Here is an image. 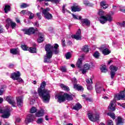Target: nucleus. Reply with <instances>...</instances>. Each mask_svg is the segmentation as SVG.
Segmentation results:
<instances>
[{"label":"nucleus","mask_w":125,"mask_h":125,"mask_svg":"<svg viewBox=\"0 0 125 125\" xmlns=\"http://www.w3.org/2000/svg\"><path fill=\"white\" fill-rule=\"evenodd\" d=\"M98 14L100 16L99 21L101 24H105L107 21H108V22H112L113 21V18H112L111 15H106V16H104V12L102 10H100L98 12Z\"/></svg>","instance_id":"nucleus-3"},{"label":"nucleus","mask_w":125,"mask_h":125,"mask_svg":"<svg viewBox=\"0 0 125 125\" xmlns=\"http://www.w3.org/2000/svg\"><path fill=\"white\" fill-rule=\"evenodd\" d=\"M83 60H84V56H83V55H82V56H81V58L78 59L76 63L77 68H79V69L82 68V65H83Z\"/></svg>","instance_id":"nucleus-13"},{"label":"nucleus","mask_w":125,"mask_h":125,"mask_svg":"<svg viewBox=\"0 0 125 125\" xmlns=\"http://www.w3.org/2000/svg\"><path fill=\"white\" fill-rule=\"evenodd\" d=\"M3 27H2V25H0V34H2L3 33Z\"/></svg>","instance_id":"nucleus-57"},{"label":"nucleus","mask_w":125,"mask_h":125,"mask_svg":"<svg viewBox=\"0 0 125 125\" xmlns=\"http://www.w3.org/2000/svg\"><path fill=\"white\" fill-rule=\"evenodd\" d=\"M45 86H46V82L43 81L40 87L38 88L37 91L42 101L44 103H48L50 101V90L45 89Z\"/></svg>","instance_id":"nucleus-1"},{"label":"nucleus","mask_w":125,"mask_h":125,"mask_svg":"<svg viewBox=\"0 0 125 125\" xmlns=\"http://www.w3.org/2000/svg\"><path fill=\"white\" fill-rule=\"evenodd\" d=\"M33 96L34 98H39V96H40V95H39L38 92H34L33 94Z\"/></svg>","instance_id":"nucleus-52"},{"label":"nucleus","mask_w":125,"mask_h":125,"mask_svg":"<svg viewBox=\"0 0 125 125\" xmlns=\"http://www.w3.org/2000/svg\"><path fill=\"white\" fill-rule=\"evenodd\" d=\"M43 115H44V112L42 110L38 111V112L35 114V116L37 118H40V117H42Z\"/></svg>","instance_id":"nucleus-27"},{"label":"nucleus","mask_w":125,"mask_h":125,"mask_svg":"<svg viewBox=\"0 0 125 125\" xmlns=\"http://www.w3.org/2000/svg\"><path fill=\"white\" fill-rule=\"evenodd\" d=\"M82 50L83 52H85V53L89 52V48H88V45H84L82 49Z\"/></svg>","instance_id":"nucleus-30"},{"label":"nucleus","mask_w":125,"mask_h":125,"mask_svg":"<svg viewBox=\"0 0 125 125\" xmlns=\"http://www.w3.org/2000/svg\"><path fill=\"white\" fill-rule=\"evenodd\" d=\"M34 119L35 117H34V115L29 114L27 116L26 121L27 123L29 124V123H32V122H34Z\"/></svg>","instance_id":"nucleus-22"},{"label":"nucleus","mask_w":125,"mask_h":125,"mask_svg":"<svg viewBox=\"0 0 125 125\" xmlns=\"http://www.w3.org/2000/svg\"><path fill=\"white\" fill-rule=\"evenodd\" d=\"M58 47H59V45H58L57 43H55L53 48H52V55L53 54L56 55L59 53V50L58 49Z\"/></svg>","instance_id":"nucleus-18"},{"label":"nucleus","mask_w":125,"mask_h":125,"mask_svg":"<svg viewBox=\"0 0 125 125\" xmlns=\"http://www.w3.org/2000/svg\"><path fill=\"white\" fill-rule=\"evenodd\" d=\"M88 118L91 122H97V121L99 120V115H96L95 117H93V115L91 113L88 114Z\"/></svg>","instance_id":"nucleus-12"},{"label":"nucleus","mask_w":125,"mask_h":125,"mask_svg":"<svg viewBox=\"0 0 125 125\" xmlns=\"http://www.w3.org/2000/svg\"><path fill=\"white\" fill-rule=\"evenodd\" d=\"M36 15L38 18V19H39V20H41V19H42V16L41 15V14L40 13H37L36 14Z\"/></svg>","instance_id":"nucleus-58"},{"label":"nucleus","mask_w":125,"mask_h":125,"mask_svg":"<svg viewBox=\"0 0 125 125\" xmlns=\"http://www.w3.org/2000/svg\"><path fill=\"white\" fill-rule=\"evenodd\" d=\"M82 97H84V98L85 99L86 101H90V99L86 97V96L85 95H82Z\"/></svg>","instance_id":"nucleus-56"},{"label":"nucleus","mask_w":125,"mask_h":125,"mask_svg":"<svg viewBox=\"0 0 125 125\" xmlns=\"http://www.w3.org/2000/svg\"><path fill=\"white\" fill-rule=\"evenodd\" d=\"M52 48H53V46L51 45L50 44H46L45 46L46 54L50 53L52 54V50H51Z\"/></svg>","instance_id":"nucleus-16"},{"label":"nucleus","mask_w":125,"mask_h":125,"mask_svg":"<svg viewBox=\"0 0 125 125\" xmlns=\"http://www.w3.org/2000/svg\"><path fill=\"white\" fill-rule=\"evenodd\" d=\"M5 100L9 103L10 105L12 106V107H15V104L16 103H15V100H14V98L12 97L11 96H6L5 98H4Z\"/></svg>","instance_id":"nucleus-7"},{"label":"nucleus","mask_w":125,"mask_h":125,"mask_svg":"<svg viewBox=\"0 0 125 125\" xmlns=\"http://www.w3.org/2000/svg\"><path fill=\"white\" fill-rule=\"evenodd\" d=\"M41 9L42 11V14L44 15V17L45 19L47 20H51L53 18L52 14H50L49 11H50V9L49 7H46L45 9L41 7Z\"/></svg>","instance_id":"nucleus-4"},{"label":"nucleus","mask_w":125,"mask_h":125,"mask_svg":"<svg viewBox=\"0 0 125 125\" xmlns=\"http://www.w3.org/2000/svg\"><path fill=\"white\" fill-rule=\"evenodd\" d=\"M107 115V116L110 117V118H111L113 120H115V119H116V115L114 113L109 112L108 113Z\"/></svg>","instance_id":"nucleus-34"},{"label":"nucleus","mask_w":125,"mask_h":125,"mask_svg":"<svg viewBox=\"0 0 125 125\" xmlns=\"http://www.w3.org/2000/svg\"><path fill=\"white\" fill-rule=\"evenodd\" d=\"M10 52L13 55H20V50L18 48L10 49Z\"/></svg>","instance_id":"nucleus-20"},{"label":"nucleus","mask_w":125,"mask_h":125,"mask_svg":"<svg viewBox=\"0 0 125 125\" xmlns=\"http://www.w3.org/2000/svg\"><path fill=\"white\" fill-rule=\"evenodd\" d=\"M123 119L121 116L118 117V121L116 123V125H119L120 124H123Z\"/></svg>","instance_id":"nucleus-36"},{"label":"nucleus","mask_w":125,"mask_h":125,"mask_svg":"<svg viewBox=\"0 0 125 125\" xmlns=\"http://www.w3.org/2000/svg\"><path fill=\"white\" fill-rule=\"evenodd\" d=\"M16 81H17L19 83H24V81H23V79L20 77H19L18 78V80H16Z\"/></svg>","instance_id":"nucleus-55"},{"label":"nucleus","mask_w":125,"mask_h":125,"mask_svg":"<svg viewBox=\"0 0 125 125\" xmlns=\"http://www.w3.org/2000/svg\"><path fill=\"white\" fill-rule=\"evenodd\" d=\"M82 108H83V106H82V104L78 103L75 104V105L73 107L72 109L73 110H75L76 111H79V110H81Z\"/></svg>","instance_id":"nucleus-25"},{"label":"nucleus","mask_w":125,"mask_h":125,"mask_svg":"<svg viewBox=\"0 0 125 125\" xmlns=\"http://www.w3.org/2000/svg\"><path fill=\"white\" fill-rule=\"evenodd\" d=\"M60 86L63 90H65V91H66V92L70 91V88L69 86H66V85L64 84H61Z\"/></svg>","instance_id":"nucleus-26"},{"label":"nucleus","mask_w":125,"mask_h":125,"mask_svg":"<svg viewBox=\"0 0 125 125\" xmlns=\"http://www.w3.org/2000/svg\"><path fill=\"white\" fill-rule=\"evenodd\" d=\"M105 5H106V3H105V1H102L101 2V6H102V7H103V6H105Z\"/></svg>","instance_id":"nucleus-60"},{"label":"nucleus","mask_w":125,"mask_h":125,"mask_svg":"<svg viewBox=\"0 0 125 125\" xmlns=\"http://www.w3.org/2000/svg\"><path fill=\"white\" fill-rule=\"evenodd\" d=\"M37 111V109L36 107L34 106H33L31 109H30V113L31 114H34L35 113H36Z\"/></svg>","instance_id":"nucleus-40"},{"label":"nucleus","mask_w":125,"mask_h":125,"mask_svg":"<svg viewBox=\"0 0 125 125\" xmlns=\"http://www.w3.org/2000/svg\"><path fill=\"white\" fill-rule=\"evenodd\" d=\"M55 99H57V102L62 103L65 102L66 100L67 101H72L74 99L72 95H69L67 93H64L63 94L61 93L57 94L55 97Z\"/></svg>","instance_id":"nucleus-2"},{"label":"nucleus","mask_w":125,"mask_h":125,"mask_svg":"<svg viewBox=\"0 0 125 125\" xmlns=\"http://www.w3.org/2000/svg\"><path fill=\"white\" fill-rule=\"evenodd\" d=\"M10 25L12 29H14V28L16 27V23L14 22L13 21L12 22Z\"/></svg>","instance_id":"nucleus-49"},{"label":"nucleus","mask_w":125,"mask_h":125,"mask_svg":"<svg viewBox=\"0 0 125 125\" xmlns=\"http://www.w3.org/2000/svg\"><path fill=\"white\" fill-rule=\"evenodd\" d=\"M89 68H90V65L88 64V63H86L84 65V69L85 70H89Z\"/></svg>","instance_id":"nucleus-45"},{"label":"nucleus","mask_w":125,"mask_h":125,"mask_svg":"<svg viewBox=\"0 0 125 125\" xmlns=\"http://www.w3.org/2000/svg\"><path fill=\"white\" fill-rule=\"evenodd\" d=\"M39 39L37 40L38 42L41 43L44 41V34L42 32L38 33Z\"/></svg>","instance_id":"nucleus-17"},{"label":"nucleus","mask_w":125,"mask_h":125,"mask_svg":"<svg viewBox=\"0 0 125 125\" xmlns=\"http://www.w3.org/2000/svg\"><path fill=\"white\" fill-rule=\"evenodd\" d=\"M95 89L97 93H101V91L103 90V86L99 83H96Z\"/></svg>","instance_id":"nucleus-19"},{"label":"nucleus","mask_w":125,"mask_h":125,"mask_svg":"<svg viewBox=\"0 0 125 125\" xmlns=\"http://www.w3.org/2000/svg\"><path fill=\"white\" fill-rule=\"evenodd\" d=\"M22 31L24 32V35H28V36H31V35L35 34V28L33 27H30L28 29H22Z\"/></svg>","instance_id":"nucleus-8"},{"label":"nucleus","mask_w":125,"mask_h":125,"mask_svg":"<svg viewBox=\"0 0 125 125\" xmlns=\"http://www.w3.org/2000/svg\"><path fill=\"white\" fill-rule=\"evenodd\" d=\"M61 42H62V45L63 47H65V46H66V41H65V39L63 38L62 41H61Z\"/></svg>","instance_id":"nucleus-48"},{"label":"nucleus","mask_w":125,"mask_h":125,"mask_svg":"<svg viewBox=\"0 0 125 125\" xmlns=\"http://www.w3.org/2000/svg\"><path fill=\"white\" fill-rule=\"evenodd\" d=\"M0 114H2L1 116L3 119H8L10 117V110L8 108L0 109Z\"/></svg>","instance_id":"nucleus-5"},{"label":"nucleus","mask_w":125,"mask_h":125,"mask_svg":"<svg viewBox=\"0 0 125 125\" xmlns=\"http://www.w3.org/2000/svg\"><path fill=\"white\" fill-rule=\"evenodd\" d=\"M34 14L32 13L30 14L29 17V19H33V18H34Z\"/></svg>","instance_id":"nucleus-63"},{"label":"nucleus","mask_w":125,"mask_h":125,"mask_svg":"<svg viewBox=\"0 0 125 125\" xmlns=\"http://www.w3.org/2000/svg\"><path fill=\"white\" fill-rule=\"evenodd\" d=\"M51 2L57 4V3H59V2H60V0H52Z\"/></svg>","instance_id":"nucleus-54"},{"label":"nucleus","mask_w":125,"mask_h":125,"mask_svg":"<svg viewBox=\"0 0 125 125\" xmlns=\"http://www.w3.org/2000/svg\"><path fill=\"white\" fill-rule=\"evenodd\" d=\"M86 86H87V89H88V90H90L91 91L92 90V85H91V84H86Z\"/></svg>","instance_id":"nucleus-46"},{"label":"nucleus","mask_w":125,"mask_h":125,"mask_svg":"<svg viewBox=\"0 0 125 125\" xmlns=\"http://www.w3.org/2000/svg\"><path fill=\"white\" fill-rule=\"evenodd\" d=\"M116 75V72L113 71H110V78L111 80L114 79V77H115V75Z\"/></svg>","instance_id":"nucleus-44"},{"label":"nucleus","mask_w":125,"mask_h":125,"mask_svg":"<svg viewBox=\"0 0 125 125\" xmlns=\"http://www.w3.org/2000/svg\"><path fill=\"white\" fill-rule=\"evenodd\" d=\"M36 123L38 125H41V124H42V123H43V118H38L37 121H36Z\"/></svg>","instance_id":"nucleus-38"},{"label":"nucleus","mask_w":125,"mask_h":125,"mask_svg":"<svg viewBox=\"0 0 125 125\" xmlns=\"http://www.w3.org/2000/svg\"><path fill=\"white\" fill-rule=\"evenodd\" d=\"M116 100H125V89L124 90L120 91L118 94L114 95Z\"/></svg>","instance_id":"nucleus-6"},{"label":"nucleus","mask_w":125,"mask_h":125,"mask_svg":"<svg viewBox=\"0 0 125 125\" xmlns=\"http://www.w3.org/2000/svg\"><path fill=\"white\" fill-rule=\"evenodd\" d=\"M79 20H81L82 26H83V25H85L87 27H89L90 26V21L88 20V19H82V16H79Z\"/></svg>","instance_id":"nucleus-9"},{"label":"nucleus","mask_w":125,"mask_h":125,"mask_svg":"<svg viewBox=\"0 0 125 125\" xmlns=\"http://www.w3.org/2000/svg\"><path fill=\"white\" fill-rule=\"evenodd\" d=\"M81 34L82 31H81V29H79L77 31L76 35H72L71 38H72V39H75L77 41L81 40H82V36H81Z\"/></svg>","instance_id":"nucleus-10"},{"label":"nucleus","mask_w":125,"mask_h":125,"mask_svg":"<svg viewBox=\"0 0 125 125\" xmlns=\"http://www.w3.org/2000/svg\"><path fill=\"white\" fill-rule=\"evenodd\" d=\"M11 10V6L9 5H5L4 8V11L5 13H8L9 11Z\"/></svg>","instance_id":"nucleus-28"},{"label":"nucleus","mask_w":125,"mask_h":125,"mask_svg":"<svg viewBox=\"0 0 125 125\" xmlns=\"http://www.w3.org/2000/svg\"><path fill=\"white\" fill-rule=\"evenodd\" d=\"M71 8L73 12H79L82 10V8L79 7V6H72Z\"/></svg>","instance_id":"nucleus-24"},{"label":"nucleus","mask_w":125,"mask_h":125,"mask_svg":"<svg viewBox=\"0 0 125 125\" xmlns=\"http://www.w3.org/2000/svg\"><path fill=\"white\" fill-rule=\"evenodd\" d=\"M116 103L115 100L111 101L110 102V104L108 106V108L109 109V111H116V108L114 107V104Z\"/></svg>","instance_id":"nucleus-23"},{"label":"nucleus","mask_w":125,"mask_h":125,"mask_svg":"<svg viewBox=\"0 0 125 125\" xmlns=\"http://www.w3.org/2000/svg\"><path fill=\"white\" fill-rule=\"evenodd\" d=\"M100 70H101L102 73H107V72H108V69H107L106 65H103L100 68Z\"/></svg>","instance_id":"nucleus-31"},{"label":"nucleus","mask_w":125,"mask_h":125,"mask_svg":"<svg viewBox=\"0 0 125 125\" xmlns=\"http://www.w3.org/2000/svg\"><path fill=\"white\" fill-rule=\"evenodd\" d=\"M117 25L120 27H125V21H124L123 22H118Z\"/></svg>","instance_id":"nucleus-47"},{"label":"nucleus","mask_w":125,"mask_h":125,"mask_svg":"<svg viewBox=\"0 0 125 125\" xmlns=\"http://www.w3.org/2000/svg\"><path fill=\"white\" fill-rule=\"evenodd\" d=\"M107 125H113V121L112 120H109L107 122Z\"/></svg>","instance_id":"nucleus-61"},{"label":"nucleus","mask_w":125,"mask_h":125,"mask_svg":"<svg viewBox=\"0 0 125 125\" xmlns=\"http://www.w3.org/2000/svg\"><path fill=\"white\" fill-rule=\"evenodd\" d=\"M73 87L74 89L78 90V91H83V90H84L83 87V86H81L79 84H75Z\"/></svg>","instance_id":"nucleus-21"},{"label":"nucleus","mask_w":125,"mask_h":125,"mask_svg":"<svg viewBox=\"0 0 125 125\" xmlns=\"http://www.w3.org/2000/svg\"><path fill=\"white\" fill-rule=\"evenodd\" d=\"M16 100L18 107L19 108L23 107V98L21 96L17 97Z\"/></svg>","instance_id":"nucleus-15"},{"label":"nucleus","mask_w":125,"mask_h":125,"mask_svg":"<svg viewBox=\"0 0 125 125\" xmlns=\"http://www.w3.org/2000/svg\"><path fill=\"white\" fill-rule=\"evenodd\" d=\"M21 76V73H20V72L17 71L16 72H14L11 74L10 78L11 79H12L13 81H16V80H18V78L19 77Z\"/></svg>","instance_id":"nucleus-14"},{"label":"nucleus","mask_w":125,"mask_h":125,"mask_svg":"<svg viewBox=\"0 0 125 125\" xmlns=\"http://www.w3.org/2000/svg\"><path fill=\"white\" fill-rule=\"evenodd\" d=\"M86 83L87 84H92L93 83V82H92V78H90V80L86 79Z\"/></svg>","instance_id":"nucleus-42"},{"label":"nucleus","mask_w":125,"mask_h":125,"mask_svg":"<svg viewBox=\"0 0 125 125\" xmlns=\"http://www.w3.org/2000/svg\"><path fill=\"white\" fill-rule=\"evenodd\" d=\"M26 7H28V5L25 3H23L21 5V8H26Z\"/></svg>","instance_id":"nucleus-53"},{"label":"nucleus","mask_w":125,"mask_h":125,"mask_svg":"<svg viewBox=\"0 0 125 125\" xmlns=\"http://www.w3.org/2000/svg\"><path fill=\"white\" fill-rule=\"evenodd\" d=\"M60 70L62 72V73H66L67 72V68L65 66H61L60 67Z\"/></svg>","instance_id":"nucleus-43"},{"label":"nucleus","mask_w":125,"mask_h":125,"mask_svg":"<svg viewBox=\"0 0 125 125\" xmlns=\"http://www.w3.org/2000/svg\"><path fill=\"white\" fill-rule=\"evenodd\" d=\"M12 22V21H11V19H7V20H6V24H8L9 25H10L11 24V22Z\"/></svg>","instance_id":"nucleus-51"},{"label":"nucleus","mask_w":125,"mask_h":125,"mask_svg":"<svg viewBox=\"0 0 125 125\" xmlns=\"http://www.w3.org/2000/svg\"><path fill=\"white\" fill-rule=\"evenodd\" d=\"M102 53L104 56L108 55L111 53V51L109 50V49L106 48L102 50Z\"/></svg>","instance_id":"nucleus-29"},{"label":"nucleus","mask_w":125,"mask_h":125,"mask_svg":"<svg viewBox=\"0 0 125 125\" xmlns=\"http://www.w3.org/2000/svg\"><path fill=\"white\" fill-rule=\"evenodd\" d=\"M6 88V86L2 85L1 86L0 90H2L3 92H4V88Z\"/></svg>","instance_id":"nucleus-59"},{"label":"nucleus","mask_w":125,"mask_h":125,"mask_svg":"<svg viewBox=\"0 0 125 125\" xmlns=\"http://www.w3.org/2000/svg\"><path fill=\"white\" fill-rule=\"evenodd\" d=\"M71 57H72V54H71V52H68L65 54L66 59H67V60L70 59V58H71Z\"/></svg>","instance_id":"nucleus-41"},{"label":"nucleus","mask_w":125,"mask_h":125,"mask_svg":"<svg viewBox=\"0 0 125 125\" xmlns=\"http://www.w3.org/2000/svg\"><path fill=\"white\" fill-rule=\"evenodd\" d=\"M83 4L86 6H93V4L89 2V1L87 0H83Z\"/></svg>","instance_id":"nucleus-32"},{"label":"nucleus","mask_w":125,"mask_h":125,"mask_svg":"<svg viewBox=\"0 0 125 125\" xmlns=\"http://www.w3.org/2000/svg\"><path fill=\"white\" fill-rule=\"evenodd\" d=\"M109 69H110V71H112L113 72H117V71H118V67L114 66L113 65H111L109 67Z\"/></svg>","instance_id":"nucleus-35"},{"label":"nucleus","mask_w":125,"mask_h":125,"mask_svg":"<svg viewBox=\"0 0 125 125\" xmlns=\"http://www.w3.org/2000/svg\"><path fill=\"white\" fill-rule=\"evenodd\" d=\"M105 48H107L106 47V45H102L100 47H99V49L100 50H104V49H105Z\"/></svg>","instance_id":"nucleus-50"},{"label":"nucleus","mask_w":125,"mask_h":125,"mask_svg":"<svg viewBox=\"0 0 125 125\" xmlns=\"http://www.w3.org/2000/svg\"><path fill=\"white\" fill-rule=\"evenodd\" d=\"M93 56L94 57H95V58H97V59H98V58H99V57L100 56V53H99V52H98V51H97L94 53Z\"/></svg>","instance_id":"nucleus-37"},{"label":"nucleus","mask_w":125,"mask_h":125,"mask_svg":"<svg viewBox=\"0 0 125 125\" xmlns=\"http://www.w3.org/2000/svg\"><path fill=\"white\" fill-rule=\"evenodd\" d=\"M28 51L30 53H37V48L36 47H30L28 49Z\"/></svg>","instance_id":"nucleus-33"},{"label":"nucleus","mask_w":125,"mask_h":125,"mask_svg":"<svg viewBox=\"0 0 125 125\" xmlns=\"http://www.w3.org/2000/svg\"><path fill=\"white\" fill-rule=\"evenodd\" d=\"M119 10L120 11H121V12L125 13V9H124L122 7H120Z\"/></svg>","instance_id":"nucleus-64"},{"label":"nucleus","mask_w":125,"mask_h":125,"mask_svg":"<svg viewBox=\"0 0 125 125\" xmlns=\"http://www.w3.org/2000/svg\"><path fill=\"white\" fill-rule=\"evenodd\" d=\"M52 58V54L50 53H48L46 54V56H44V63H51V59Z\"/></svg>","instance_id":"nucleus-11"},{"label":"nucleus","mask_w":125,"mask_h":125,"mask_svg":"<svg viewBox=\"0 0 125 125\" xmlns=\"http://www.w3.org/2000/svg\"><path fill=\"white\" fill-rule=\"evenodd\" d=\"M34 26L36 27H39L40 24L39 23V21H36L34 23Z\"/></svg>","instance_id":"nucleus-62"},{"label":"nucleus","mask_w":125,"mask_h":125,"mask_svg":"<svg viewBox=\"0 0 125 125\" xmlns=\"http://www.w3.org/2000/svg\"><path fill=\"white\" fill-rule=\"evenodd\" d=\"M21 47L23 50H24V51L29 50V47L27 46L26 45H21Z\"/></svg>","instance_id":"nucleus-39"}]
</instances>
